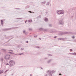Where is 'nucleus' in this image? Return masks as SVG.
Returning a JSON list of instances; mask_svg holds the SVG:
<instances>
[{"instance_id":"31","label":"nucleus","mask_w":76,"mask_h":76,"mask_svg":"<svg viewBox=\"0 0 76 76\" xmlns=\"http://www.w3.org/2000/svg\"><path fill=\"white\" fill-rule=\"evenodd\" d=\"M4 60V59H3V58H2L1 59V61H3Z\"/></svg>"},{"instance_id":"52","label":"nucleus","mask_w":76,"mask_h":76,"mask_svg":"<svg viewBox=\"0 0 76 76\" xmlns=\"http://www.w3.org/2000/svg\"><path fill=\"white\" fill-rule=\"evenodd\" d=\"M39 39H41V38H39Z\"/></svg>"},{"instance_id":"30","label":"nucleus","mask_w":76,"mask_h":76,"mask_svg":"<svg viewBox=\"0 0 76 76\" xmlns=\"http://www.w3.org/2000/svg\"><path fill=\"white\" fill-rule=\"evenodd\" d=\"M24 50V48H21L20 50L21 51L22 50Z\"/></svg>"},{"instance_id":"21","label":"nucleus","mask_w":76,"mask_h":76,"mask_svg":"<svg viewBox=\"0 0 76 76\" xmlns=\"http://www.w3.org/2000/svg\"><path fill=\"white\" fill-rule=\"evenodd\" d=\"M47 13H48V12L47 11L45 12V15H47Z\"/></svg>"},{"instance_id":"14","label":"nucleus","mask_w":76,"mask_h":76,"mask_svg":"<svg viewBox=\"0 0 76 76\" xmlns=\"http://www.w3.org/2000/svg\"><path fill=\"white\" fill-rule=\"evenodd\" d=\"M45 22H47L48 21V18H45Z\"/></svg>"},{"instance_id":"27","label":"nucleus","mask_w":76,"mask_h":76,"mask_svg":"<svg viewBox=\"0 0 76 76\" xmlns=\"http://www.w3.org/2000/svg\"><path fill=\"white\" fill-rule=\"evenodd\" d=\"M50 4V2H48L47 3L46 5H49Z\"/></svg>"},{"instance_id":"22","label":"nucleus","mask_w":76,"mask_h":76,"mask_svg":"<svg viewBox=\"0 0 76 76\" xmlns=\"http://www.w3.org/2000/svg\"><path fill=\"white\" fill-rule=\"evenodd\" d=\"M16 19H23V18H17Z\"/></svg>"},{"instance_id":"9","label":"nucleus","mask_w":76,"mask_h":76,"mask_svg":"<svg viewBox=\"0 0 76 76\" xmlns=\"http://www.w3.org/2000/svg\"><path fill=\"white\" fill-rule=\"evenodd\" d=\"M4 20H1V25H3V24H4L3 22H4Z\"/></svg>"},{"instance_id":"25","label":"nucleus","mask_w":76,"mask_h":76,"mask_svg":"<svg viewBox=\"0 0 76 76\" xmlns=\"http://www.w3.org/2000/svg\"><path fill=\"white\" fill-rule=\"evenodd\" d=\"M49 27H51V26H52V25L51 24H49Z\"/></svg>"},{"instance_id":"28","label":"nucleus","mask_w":76,"mask_h":76,"mask_svg":"<svg viewBox=\"0 0 76 76\" xmlns=\"http://www.w3.org/2000/svg\"><path fill=\"white\" fill-rule=\"evenodd\" d=\"M35 48H39V46H37V47H35Z\"/></svg>"},{"instance_id":"10","label":"nucleus","mask_w":76,"mask_h":76,"mask_svg":"<svg viewBox=\"0 0 76 76\" xmlns=\"http://www.w3.org/2000/svg\"><path fill=\"white\" fill-rule=\"evenodd\" d=\"M1 50H2V51H3V52H4V53H6V49H1Z\"/></svg>"},{"instance_id":"26","label":"nucleus","mask_w":76,"mask_h":76,"mask_svg":"<svg viewBox=\"0 0 76 76\" xmlns=\"http://www.w3.org/2000/svg\"><path fill=\"white\" fill-rule=\"evenodd\" d=\"M26 32V31H25V30H24L23 31V33L24 34H25Z\"/></svg>"},{"instance_id":"54","label":"nucleus","mask_w":76,"mask_h":76,"mask_svg":"<svg viewBox=\"0 0 76 76\" xmlns=\"http://www.w3.org/2000/svg\"><path fill=\"white\" fill-rule=\"evenodd\" d=\"M6 35H4V37H6Z\"/></svg>"},{"instance_id":"16","label":"nucleus","mask_w":76,"mask_h":76,"mask_svg":"<svg viewBox=\"0 0 76 76\" xmlns=\"http://www.w3.org/2000/svg\"><path fill=\"white\" fill-rule=\"evenodd\" d=\"M9 53H10V54H14V53L10 52H9Z\"/></svg>"},{"instance_id":"23","label":"nucleus","mask_w":76,"mask_h":76,"mask_svg":"<svg viewBox=\"0 0 76 76\" xmlns=\"http://www.w3.org/2000/svg\"><path fill=\"white\" fill-rule=\"evenodd\" d=\"M59 40H63V38H59L58 39Z\"/></svg>"},{"instance_id":"41","label":"nucleus","mask_w":76,"mask_h":76,"mask_svg":"<svg viewBox=\"0 0 76 76\" xmlns=\"http://www.w3.org/2000/svg\"><path fill=\"white\" fill-rule=\"evenodd\" d=\"M57 37V36H56L55 37H54V38H56Z\"/></svg>"},{"instance_id":"5","label":"nucleus","mask_w":76,"mask_h":76,"mask_svg":"<svg viewBox=\"0 0 76 76\" xmlns=\"http://www.w3.org/2000/svg\"><path fill=\"white\" fill-rule=\"evenodd\" d=\"M59 24L61 25H63V19H61L59 20Z\"/></svg>"},{"instance_id":"2","label":"nucleus","mask_w":76,"mask_h":76,"mask_svg":"<svg viewBox=\"0 0 76 76\" xmlns=\"http://www.w3.org/2000/svg\"><path fill=\"white\" fill-rule=\"evenodd\" d=\"M9 63L10 64V67H12V66L15 65V61L13 60H10L9 61Z\"/></svg>"},{"instance_id":"13","label":"nucleus","mask_w":76,"mask_h":76,"mask_svg":"<svg viewBox=\"0 0 76 76\" xmlns=\"http://www.w3.org/2000/svg\"><path fill=\"white\" fill-rule=\"evenodd\" d=\"M3 73V70H1L0 71V74H1Z\"/></svg>"},{"instance_id":"45","label":"nucleus","mask_w":76,"mask_h":76,"mask_svg":"<svg viewBox=\"0 0 76 76\" xmlns=\"http://www.w3.org/2000/svg\"><path fill=\"white\" fill-rule=\"evenodd\" d=\"M59 75H60V76H61L62 75L61 74V73H60L59 74Z\"/></svg>"},{"instance_id":"34","label":"nucleus","mask_w":76,"mask_h":76,"mask_svg":"<svg viewBox=\"0 0 76 76\" xmlns=\"http://www.w3.org/2000/svg\"><path fill=\"white\" fill-rule=\"evenodd\" d=\"M48 56H52V55L50 54H48Z\"/></svg>"},{"instance_id":"17","label":"nucleus","mask_w":76,"mask_h":76,"mask_svg":"<svg viewBox=\"0 0 76 76\" xmlns=\"http://www.w3.org/2000/svg\"><path fill=\"white\" fill-rule=\"evenodd\" d=\"M29 31H32V28H28Z\"/></svg>"},{"instance_id":"32","label":"nucleus","mask_w":76,"mask_h":76,"mask_svg":"<svg viewBox=\"0 0 76 76\" xmlns=\"http://www.w3.org/2000/svg\"><path fill=\"white\" fill-rule=\"evenodd\" d=\"M9 71V69L7 70L4 72V73H6V72L7 71Z\"/></svg>"},{"instance_id":"58","label":"nucleus","mask_w":76,"mask_h":76,"mask_svg":"<svg viewBox=\"0 0 76 76\" xmlns=\"http://www.w3.org/2000/svg\"><path fill=\"white\" fill-rule=\"evenodd\" d=\"M12 38H13V37H12V38L11 39H12Z\"/></svg>"},{"instance_id":"46","label":"nucleus","mask_w":76,"mask_h":76,"mask_svg":"<svg viewBox=\"0 0 76 76\" xmlns=\"http://www.w3.org/2000/svg\"><path fill=\"white\" fill-rule=\"evenodd\" d=\"M27 7H27V8H29V6L28 5Z\"/></svg>"},{"instance_id":"40","label":"nucleus","mask_w":76,"mask_h":76,"mask_svg":"<svg viewBox=\"0 0 76 76\" xmlns=\"http://www.w3.org/2000/svg\"><path fill=\"white\" fill-rule=\"evenodd\" d=\"M45 76H48V75H47V74H46L45 75Z\"/></svg>"},{"instance_id":"18","label":"nucleus","mask_w":76,"mask_h":76,"mask_svg":"<svg viewBox=\"0 0 76 76\" xmlns=\"http://www.w3.org/2000/svg\"><path fill=\"white\" fill-rule=\"evenodd\" d=\"M24 34H25V35H27V34H28V32H26Z\"/></svg>"},{"instance_id":"37","label":"nucleus","mask_w":76,"mask_h":76,"mask_svg":"<svg viewBox=\"0 0 76 76\" xmlns=\"http://www.w3.org/2000/svg\"><path fill=\"white\" fill-rule=\"evenodd\" d=\"M74 42H76V39L74 40Z\"/></svg>"},{"instance_id":"4","label":"nucleus","mask_w":76,"mask_h":76,"mask_svg":"<svg viewBox=\"0 0 76 76\" xmlns=\"http://www.w3.org/2000/svg\"><path fill=\"white\" fill-rule=\"evenodd\" d=\"M48 73V74L49 76H53V75H52V73H51V72L50 71L48 70L47 71Z\"/></svg>"},{"instance_id":"38","label":"nucleus","mask_w":76,"mask_h":76,"mask_svg":"<svg viewBox=\"0 0 76 76\" xmlns=\"http://www.w3.org/2000/svg\"><path fill=\"white\" fill-rule=\"evenodd\" d=\"M9 51H12V52H13V51L12 50H9Z\"/></svg>"},{"instance_id":"33","label":"nucleus","mask_w":76,"mask_h":76,"mask_svg":"<svg viewBox=\"0 0 76 76\" xmlns=\"http://www.w3.org/2000/svg\"><path fill=\"white\" fill-rule=\"evenodd\" d=\"M72 38H73V39H75V37L74 36H72Z\"/></svg>"},{"instance_id":"12","label":"nucleus","mask_w":76,"mask_h":76,"mask_svg":"<svg viewBox=\"0 0 76 76\" xmlns=\"http://www.w3.org/2000/svg\"><path fill=\"white\" fill-rule=\"evenodd\" d=\"M51 72L52 74H53V73H55V72H56L54 70H52Z\"/></svg>"},{"instance_id":"53","label":"nucleus","mask_w":76,"mask_h":76,"mask_svg":"<svg viewBox=\"0 0 76 76\" xmlns=\"http://www.w3.org/2000/svg\"><path fill=\"white\" fill-rule=\"evenodd\" d=\"M25 23H26V21H25Z\"/></svg>"},{"instance_id":"55","label":"nucleus","mask_w":76,"mask_h":76,"mask_svg":"<svg viewBox=\"0 0 76 76\" xmlns=\"http://www.w3.org/2000/svg\"><path fill=\"white\" fill-rule=\"evenodd\" d=\"M0 55H1V53H0Z\"/></svg>"},{"instance_id":"47","label":"nucleus","mask_w":76,"mask_h":76,"mask_svg":"<svg viewBox=\"0 0 76 76\" xmlns=\"http://www.w3.org/2000/svg\"><path fill=\"white\" fill-rule=\"evenodd\" d=\"M4 59H6V56H5V57H4Z\"/></svg>"},{"instance_id":"51","label":"nucleus","mask_w":76,"mask_h":76,"mask_svg":"<svg viewBox=\"0 0 76 76\" xmlns=\"http://www.w3.org/2000/svg\"><path fill=\"white\" fill-rule=\"evenodd\" d=\"M30 76H32V75L31 74L30 75Z\"/></svg>"},{"instance_id":"29","label":"nucleus","mask_w":76,"mask_h":76,"mask_svg":"<svg viewBox=\"0 0 76 76\" xmlns=\"http://www.w3.org/2000/svg\"><path fill=\"white\" fill-rule=\"evenodd\" d=\"M72 55L76 56V53H72Z\"/></svg>"},{"instance_id":"19","label":"nucleus","mask_w":76,"mask_h":76,"mask_svg":"<svg viewBox=\"0 0 76 76\" xmlns=\"http://www.w3.org/2000/svg\"><path fill=\"white\" fill-rule=\"evenodd\" d=\"M32 20H28V22H32Z\"/></svg>"},{"instance_id":"1","label":"nucleus","mask_w":76,"mask_h":76,"mask_svg":"<svg viewBox=\"0 0 76 76\" xmlns=\"http://www.w3.org/2000/svg\"><path fill=\"white\" fill-rule=\"evenodd\" d=\"M19 27H12L11 28H5L2 29L3 31H10V30H12V29H15V28H18Z\"/></svg>"},{"instance_id":"3","label":"nucleus","mask_w":76,"mask_h":76,"mask_svg":"<svg viewBox=\"0 0 76 76\" xmlns=\"http://www.w3.org/2000/svg\"><path fill=\"white\" fill-rule=\"evenodd\" d=\"M57 13L58 15H62V14H64V11L63 10H57Z\"/></svg>"},{"instance_id":"59","label":"nucleus","mask_w":76,"mask_h":76,"mask_svg":"<svg viewBox=\"0 0 76 76\" xmlns=\"http://www.w3.org/2000/svg\"><path fill=\"white\" fill-rule=\"evenodd\" d=\"M61 35H62V34H61Z\"/></svg>"},{"instance_id":"43","label":"nucleus","mask_w":76,"mask_h":76,"mask_svg":"<svg viewBox=\"0 0 76 76\" xmlns=\"http://www.w3.org/2000/svg\"><path fill=\"white\" fill-rule=\"evenodd\" d=\"M50 33H52L53 32H54V31H51L50 32Z\"/></svg>"},{"instance_id":"36","label":"nucleus","mask_w":76,"mask_h":76,"mask_svg":"<svg viewBox=\"0 0 76 76\" xmlns=\"http://www.w3.org/2000/svg\"><path fill=\"white\" fill-rule=\"evenodd\" d=\"M37 37V35H36V36H35V35H34V38Z\"/></svg>"},{"instance_id":"35","label":"nucleus","mask_w":76,"mask_h":76,"mask_svg":"<svg viewBox=\"0 0 76 76\" xmlns=\"http://www.w3.org/2000/svg\"><path fill=\"white\" fill-rule=\"evenodd\" d=\"M15 9L17 10H20V9L19 8H15Z\"/></svg>"},{"instance_id":"48","label":"nucleus","mask_w":76,"mask_h":76,"mask_svg":"<svg viewBox=\"0 0 76 76\" xmlns=\"http://www.w3.org/2000/svg\"><path fill=\"white\" fill-rule=\"evenodd\" d=\"M40 68L41 69H42H42H43L41 67H40Z\"/></svg>"},{"instance_id":"44","label":"nucleus","mask_w":76,"mask_h":76,"mask_svg":"<svg viewBox=\"0 0 76 76\" xmlns=\"http://www.w3.org/2000/svg\"><path fill=\"white\" fill-rule=\"evenodd\" d=\"M45 60H47V59H48V58H45Z\"/></svg>"},{"instance_id":"11","label":"nucleus","mask_w":76,"mask_h":76,"mask_svg":"<svg viewBox=\"0 0 76 76\" xmlns=\"http://www.w3.org/2000/svg\"><path fill=\"white\" fill-rule=\"evenodd\" d=\"M51 61H52V59H50L47 61V63L48 64L50 63Z\"/></svg>"},{"instance_id":"7","label":"nucleus","mask_w":76,"mask_h":76,"mask_svg":"<svg viewBox=\"0 0 76 76\" xmlns=\"http://www.w3.org/2000/svg\"><path fill=\"white\" fill-rule=\"evenodd\" d=\"M39 31H47V29H44L43 28H41L39 29Z\"/></svg>"},{"instance_id":"8","label":"nucleus","mask_w":76,"mask_h":76,"mask_svg":"<svg viewBox=\"0 0 76 76\" xmlns=\"http://www.w3.org/2000/svg\"><path fill=\"white\" fill-rule=\"evenodd\" d=\"M62 34H72V33L69 32H63Z\"/></svg>"},{"instance_id":"49","label":"nucleus","mask_w":76,"mask_h":76,"mask_svg":"<svg viewBox=\"0 0 76 76\" xmlns=\"http://www.w3.org/2000/svg\"><path fill=\"white\" fill-rule=\"evenodd\" d=\"M26 43H28V41H27L26 42Z\"/></svg>"},{"instance_id":"15","label":"nucleus","mask_w":76,"mask_h":76,"mask_svg":"<svg viewBox=\"0 0 76 76\" xmlns=\"http://www.w3.org/2000/svg\"><path fill=\"white\" fill-rule=\"evenodd\" d=\"M28 12L30 13H34V12H31V11H28Z\"/></svg>"},{"instance_id":"57","label":"nucleus","mask_w":76,"mask_h":76,"mask_svg":"<svg viewBox=\"0 0 76 76\" xmlns=\"http://www.w3.org/2000/svg\"><path fill=\"white\" fill-rule=\"evenodd\" d=\"M72 18H73V16H72Z\"/></svg>"},{"instance_id":"6","label":"nucleus","mask_w":76,"mask_h":76,"mask_svg":"<svg viewBox=\"0 0 76 76\" xmlns=\"http://www.w3.org/2000/svg\"><path fill=\"white\" fill-rule=\"evenodd\" d=\"M6 57L7 60H9L10 59V55H6Z\"/></svg>"},{"instance_id":"56","label":"nucleus","mask_w":76,"mask_h":76,"mask_svg":"<svg viewBox=\"0 0 76 76\" xmlns=\"http://www.w3.org/2000/svg\"><path fill=\"white\" fill-rule=\"evenodd\" d=\"M39 17H41V15H39Z\"/></svg>"},{"instance_id":"24","label":"nucleus","mask_w":76,"mask_h":76,"mask_svg":"<svg viewBox=\"0 0 76 76\" xmlns=\"http://www.w3.org/2000/svg\"><path fill=\"white\" fill-rule=\"evenodd\" d=\"M18 55H22V54H24L23 53H18Z\"/></svg>"},{"instance_id":"50","label":"nucleus","mask_w":76,"mask_h":76,"mask_svg":"<svg viewBox=\"0 0 76 76\" xmlns=\"http://www.w3.org/2000/svg\"><path fill=\"white\" fill-rule=\"evenodd\" d=\"M14 75V74L13 73L12 74V75Z\"/></svg>"},{"instance_id":"20","label":"nucleus","mask_w":76,"mask_h":76,"mask_svg":"<svg viewBox=\"0 0 76 76\" xmlns=\"http://www.w3.org/2000/svg\"><path fill=\"white\" fill-rule=\"evenodd\" d=\"M42 3L43 4H45V3H46V1H44V2H42Z\"/></svg>"},{"instance_id":"39","label":"nucleus","mask_w":76,"mask_h":76,"mask_svg":"<svg viewBox=\"0 0 76 76\" xmlns=\"http://www.w3.org/2000/svg\"><path fill=\"white\" fill-rule=\"evenodd\" d=\"M70 51H73V50L70 49Z\"/></svg>"},{"instance_id":"42","label":"nucleus","mask_w":76,"mask_h":76,"mask_svg":"<svg viewBox=\"0 0 76 76\" xmlns=\"http://www.w3.org/2000/svg\"><path fill=\"white\" fill-rule=\"evenodd\" d=\"M6 65L7 66V65H9V63H7L6 64Z\"/></svg>"}]
</instances>
